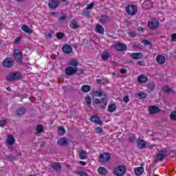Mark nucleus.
Listing matches in <instances>:
<instances>
[{
	"label": "nucleus",
	"mask_w": 176,
	"mask_h": 176,
	"mask_svg": "<svg viewBox=\"0 0 176 176\" xmlns=\"http://www.w3.org/2000/svg\"><path fill=\"white\" fill-rule=\"evenodd\" d=\"M21 74L19 72H14L12 73H10V74L7 76V80H9L10 82L13 80H18V79H21Z\"/></svg>",
	"instance_id": "f257e3e1"
},
{
	"label": "nucleus",
	"mask_w": 176,
	"mask_h": 176,
	"mask_svg": "<svg viewBox=\"0 0 176 176\" xmlns=\"http://www.w3.org/2000/svg\"><path fill=\"white\" fill-rule=\"evenodd\" d=\"M126 166H119L114 168L113 173L116 176H123L126 174Z\"/></svg>",
	"instance_id": "f03ea898"
},
{
	"label": "nucleus",
	"mask_w": 176,
	"mask_h": 176,
	"mask_svg": "<svg viewBox=\"0 0 176 176\" xmlns=\"http://www.w3.org/2000/svg\"><path fill=\"white\" fill-rule=\"evenodd\" d=\"M126 12L129 16H135L138 12L137 6L134 5H129L126 8Z\"/></svg>",
	"instance_id": "7ed1b4c3"
},
{
	"label": "nucleus",
	"mask_w": 176,
	"mask_h": 176,
	"mask_svg": "<svg viewBox=\"0 0 176 176\" xmlns=\"http://www.w3.org/2000/svg\"><path fill=\"white\" fill-rule=\"evenodd\" d=\"M2 64L3 67L6 68H12L14 64V60H13V58L8 57L3 60Z\"/></svg>",
	"instance_id": "20e7f679"
},
{
	"label": "nucleus",
	"mask_w": 176,
	"mask_h": 176,
	"mask_svg": "<svg viewBox=\"0 0 176 176\" xmlns=\"http://www.w3.org/2000/svg\"><path fill=\"white\" fill-rule=\"evenodd\" d=\"M148 25L150 30H156V28H159V21L155 19H151L148 21Z\"/></svg>",
	"instance_id": "39448f33"
},
{
	"label": "nucleus",
	"mask_w": 176,
	"mask_h": 176,
	"mask_svg": "<svg viewBox=\"0 0 176 176\" xmlns=\"http://www.w3.org/2000/svg\"><path fill=\"white\" fill-rule=\"evenodd\" d=\"M111 160V155L108 153H103L99 156V161L101 163H107V162H109Z\"/></svg>",
	"instance_id": "423d86ee"
},
{
	"label": "nucleus",
	"mask_w": 176,
	"mask_h": 176,
	"mask_svg": "<svg viewBox=\"0 0 176 176\" xmlns=\"http://www.w3.org/2000/svg\"><path fill=\"white\" fill-rule=\"evenodd\" d=\"M78 72V68L74 67H69L65 69V74L69 76H71Z\"/></svg>",
	"instance_id": "0eeeda50"
},
{
	"label": "nucleus",
	"mask_w": 176,
	"mask_h": 176,
	"mask_svg": "<svg viewBox=\"0 0 176 176\" xmlns=\"http://www.w3.org/2000/svg\"><path fill=\"white\" fill-rule=\"evenodd\" d=\"M58 5H60V0H50L48 3V6L50 9L58 8Z\"/></svg>",
	"instance_id": "6e6552de"
},
{
	"label": "nucleus",
	"mask_w": 176,
	"mask_h": 176,
	"mask_svg": "<svg viewBox=\"0 0 176 176\" xmlns=\"http://www.w3.org/2000/svg\"><path fill=\"white\" fill-rule=\"evenodd\" d=\"M94 102V104H103V108H105L108 104V100H107V98L104 97L102 99L95 98Z\"/></svg>",
	"instance_id": "1a4fd4ad"
},
{
	"label": "nucleus",
	"mask_w": 176,
	"mask_h": 176,
	"mask_svg": "<svg viewBox=\"0 0 176 176\" xmlns=\"http://www.w3.org/2000/svg\"><path fill=\"white\" fill-rule=\"evenodd\" d=\"M23 54L21 53V50L19 49H16L14 51V58L16 61H21Z\"/></svg>",
	"instance_id": "9d476101"
},
{
	"label": "nucleus",
	"mask_w": 176,
	"mask_h": 176,
	"mask_svg": "<svg viewBox=\"0 0 176 176\" xmlns=\"http://www.w3.org/2000/svg\"><path fill=\"white\" fill-rule=\"evenodd\" d=\"M129 56L133 60H140V58H142L144 55L141 52H134L129 54Z\"/></svg>",
	"instance_id": "9b49d317"
},
{
	"label": "nucleus",
	"mask_w": 176,
	"mask_h": 176,
	"mask_svg": "<svg viewBox=\"0 0 176 176\" xmlns=\"http://www.w3.org/2000/svg\"><path fill=\"white\" fill-rule=\"evenodd\" d=\"M148 111L151 113V115H155V113H157L160 111V109H159V107L157 106H150L148 107Z\"/></svg>",
	"instance_id": "f8f14e48"
},
{
	"label": "nucleus",
	"mask_w": 176,
	"mask_h": 176,
	"mask_svg": "<svg viewBox=\"0 0 176 176\" xmlns=\"http://www.w3.org/2000/svg\"><path fill=\"white\" fill-rule=\"evenodd\" d=\"M62 50L64 53H65L66 54H69V53H72V47L71 45H65L63 48Z\"/></svg>",
	"instance_id": "ddd939ff"
},
{
	"label": "nucleus",
	"mask_w": 176,
	"mask_h": 176,
	"mask_svg": "<svg viewBox=\"0 0 176 176\" xmlns=\"http://www.w3.org/2000/svg\"><path fill=\"white\" fill-rule=\"evenodd\" d=\"M69 27L72 28V30H78L79 28V25L78 24V22L75 19H72L70 21Z\"/></svg>",
	"instance_id": "4468645a"
},
{
	"label": "nucleus",
	"mask_w": 176,
	"mask_h": 176,
	"mask_svg": "<svg viewBox=\"0 0 176 176\" xmlns=\"http://www.w3.org/2000/svg\"><path fill=\"white\" fill-rule=\"evenodd\" d=\"M57 143L60 146H67L68 144V139L65 138H61L60 139L58 140Z\"/></svg>",
	"instance_id": "2eb2a0df"
},
{
	"label": "nucleus",
	"mask_w": 176,
	"mask_h": 176,
	"mask_svg": "<svg viewBox=\"0 0 176 176\" xmlns=\"http://www.w3.org/2000/svg\"><path fill=\"white\" fill-rule=\"evenodd\" d=\"M116 49L119 52H123V50H126L127 49V45L124 43H118L116 45Z\"/></svg>",
	"instance_id": "dca6fc26"
},
{
	"label": "nucleus",
	"mask_w": 176,
	"mask_h": 176,
	"mask_svg": "<svg viewBox=\"0 0 176 176\" xmlns=\"http://www.w3.org/2000/svg\"><path fill=\"white\" fill-rule=\"evenodd\" d=\"M157 63L163 65L166 63V58L163 55H157L156 57Z\"/></svg>",
	"instance_id": "f3484780"
},
{
	"label": "nucleus",
	"mask_w": 176,
	"mask_h": 176,
	"mask_svg": "<svg viewBox=\"0 0 176 176\" xmlns=\"http://www.w3.org/2000/svg\"><path fill=\"white\" fill-rule=\"evenodd\" d=\"M91 121L94 122V123H97L98 124H102L101 119H100V117H98L97 116H92L91 117Z\"/></svg>",
	"instance_id": "a211bd4d"
},
{
	"label": "nucleus",
	"mask_w": 176,
	"mask_h": 176,
	"mask_svg": "<svg viewBox=\"0 0 176 176\" xmlns=\"http://www.w3.org/2000/svg\"><path fill=\"white\" fill-rule=\"evenodd\" d=\"M21 28L22 31L26 32V34H32V30L27 25H22Z\"/></svg>",
	"instance_id": "6ab92c4d"
},
{
	"label": "nucleus",
	"mask_w": 176,
	"mask_h": 176,
	"mask_svg": "<svg viewBox=\"0 0 176 176\" xmlns=\"http://www.w3.org/2000/svg\"><path fill=\"white\" fill-rule=\"evenodd\" d=\"M138 80L140 82V83H146V81L148 80V76L146 75H140L138 77Z\"/></svg>",
	"instance_id": "aec40b11"
},
{
	"label": "nucleus",
	"mask_w": 176,
	"mask_h": 176,
	"mask_svg": "<svg viewBox=\"0 0 176 176\" xmlns=\"http://www.w3.org/2000/svg\"><path fill=\"white\" fill-rule=\"evenodd\" d=\"M134 173L135 175L140 176L144 174V168L142 166L135 168Z\"/></svg>",
	"instance_id": "412c9836"
},
{
	"label": "nucleus",
	"mask_w": 176,
	"mask_h": 176,
	"mask_svg": "<svg viewBox=\"0 0 176 176\" xmlns=\"http://www.w3.org/2000/svg\"><path fill=\"white\" fill-rule=\"evenodd\" d=\"M100 23L101 24H107V23H109V16L107 15H103L100 17Z\"/></svg>",
	"instance_id": "4be33fe9"
},
{
	"label": "nucleus",
	"mask_w": 176,
	"mask_h": 176,
	"mask_svg": "<svg viewBox=\"0 0 176 176\" xmlns=\"http://www.w3.org/2000/svg\"><path fill=\"white\" fill-rule=\"evenodd\" d=\"M25 112H27V109L21 107L16 111V116H22V115H24Z\"/></svg>",
	"instance_id": "5701e85b"
},
{
	"label": "nucleus",
	"mask_w": 176,
	"mask_h": 176,
	"mask_svg": "<svg viewBox=\"0 0 176 176\" xmlns=\"http://www.w3.org/2000/svg\"><path fill=\"white\" fill-rule=\"evenodd\" d=\"M96 31L98 34H100L101 35H104V33L105 32V30L101 25H96Z\"/></svg>",
	"instance_id": "b1692460"
},
{
	"label": "nucleus",
	"mask_w": 176,
	"mask_h": 176,
	"mask_svg": "<svg viewBox=\"0 0 176 176\" xmlns=\"http://www.w3.org/2000/svg\"><path fill=\"white\" fill-rule=\"evenodd\" d=\"M146 146V142L145 141L141 140L138 141L137 146L138 148H140V149H144L145 146Z\"/></svg>",
	"instance_id": "393cba45"
},
{
	"label": "nucleus",
	"mask_w": 176,
	"mask_h": 176,
	"mask_svg": "<svg viewBox=\"0 0 176 176\" xmlns=\"http://www.w3.org/2000/svg\"><path fill=\"white\" fill-rule=\"evenodd\" d=\"M15 141L14 138L12 135H9L6 140L8 145H13Z\"/></svg>",
	"instance_id": "a878e982"
},
{
	"label": "nucleus",
	"mask_w": 176,
	"mask_h": 176,
	"mask_svg": "<svg viewBox=\"0 0 176 176\" xmlns=\"http://www.w3.org/2000/svg\"><path fill=\"white\" fill-rule=\"evenodd\" d=\"M79 156L81 160H85V159L87 157V152H86L85 151H80Z\"/></svg>",
	"instance_id": "bb28decb"
},
{
	"label": "nucleus",
	"mask_w": 176,
	"mask_h": 176,
	"mask_svg": "<svg viewBox=\"0 0 176 176\" xmlns=\"http://www.w3.org/2000/svg\"><path fill=\"white\" fill-rule=\"evenodd\" d=\"M102 60H104V61H107L111 57V55L109 54V52L104 51L102 54Z\"/></svg>",
	"instance_id": "cd10ccee"
},
{
	"label": "nucleus",
	"mask_w": 176,
	"mask_h": 176,
	"mask_svg": "<svg viewBox=\"0 0 176 176\" xmlns=\"http://www.w3.org/2000/svg\"><path fill=\"white\" fill-rule=\"evenodd\" d=\"M151 3H152V1H151V0H146L143 3V8H144V9H149V8L152 6Z\"/></svg>",
	"instance_id": "c85d7f7f"
},
{
	"label": "nucleus",
	"mask_w": 176,
	"mask_h": 176,
	"mask_svg": "<svg viewBox=\"0 0 176 176\" xmlns=\"http://www.w3.org/2000/svg\"><path fill=\"white\" fill-rule=\"evenodd\" d=\"M167 155L166 154V152L164 151H160L158 155H157V157L158 160H162V159H164Z\"/></svg>",
	"instance_id": "c756f323"
},
{
	"label": "nucleus",
	"mask_w": 176,
	"mask_h": 176,
	"mask_svg": "<svg viewBox=\"0 0 176 176\" xmlns=\"http://www.w3.org/2000/svg\"><path fill=\"white\" fill-rule=\"evenodd\" d=\"M98 171L101 175H105L108 173V170L104 167H99Z\"/></svg>",
	"instance_id": "7c9ffc66"
},
{
	"label": "nucleus",
	"mask_w": 176,
	"mask_h": 176,
	"mask_svg": "<svg viewBox=\"0 0 176 176\" xmlns=\"http://www.w3.org/2000/svg\"><path fill=\"white\" fill-rule=\"evenodd\" d=\"M115 111H116V105L115 104H111L109 105L108 111L110 113H113V112H115Z\"/></svg>",
	"instance_id": "2f4dec72"
},
{
	"label": "nucleus",
	"mask_w": 176,
	"mask_h": 176,
	"mask_svg": "<svg viewBox=\"0 0 176 176\" xmlns=\"http://www.w3.org/2000/svg\"><path fill=\"white\" fill-rule=\"evenodd\" d=\"M52 168H54V170H55V171L58 172V171H60V170H61V166L58 163L52 164Z\"/></svg>",
	"instance_id": "473e14b6"
},
{
	"label": "nucleus",
	"mask_w": 176,
	"mask_h": 176,
	"mask_svg": "<svg viewBox=\"0 0 176 176\" xmlns=\"http://www.w3.org/2000/svg\"><path fill=\"white\" fill-rule=\"evenodd\" d=\"M91 87H89V85H85L81 87V90L82 91H83V93H89V91H90Z\"/></svg>",
	"instance_id": "72a5a7b5"
},
{
	"label": "nucleus",
	"mask_w": 176,
	"mask_h": 176,
	"mask_svg": "<svg viewBox=\"0 0 176 176\" xmlns=\"http://www.w3.org/2000/svg\"><path fill=\"white\" fill-rule=\"evenodd\" d=\"M155 83L151 82L147 85V89L148 91H153L155 90Z\"/></svg>",
	"instance_id": "f704fd0d"
},
{
	"label": "nucleus",
	"mask_w": 176,
	"mask_h": 176,
	"mask_svg": "<svg viewBox=\"0 0 176 176\" xmlns=\"http://www.w3.org/2000/svg\"><path fill=\"white\" fill-rule=\"evenodd\" d=\"M36 130L37 134H41V133L43 131V126H42L41 124L37 125Z\"/></svg>",
	"instance_id": "c9c22d12"
},
{
	"label": "nucleus",
	"mask_w": 176,
	"mask_h": 176,
	"mask_svg": "<svg viewBox=\"0 0 176 176\" xmlns=\"http://www.w3.org/2000/svg\"><path fill=\"white\" fill-rule=\"evenodd\" d=\"M65 129H64V127H59L58 129V133L59 134V135H64V134H65Z\"/></svg>",
	"instance_id": "e433bc0d"
},
{
	"label": "nucleus",
	"mask_w": 176,
	"mask_h": 176,
	"mask_svg": "<svg viewBox=\"0 0 176 176\" xmlns=\"http://www.w3.org/2000/svg\"><path fill=\"white\" fill-rule=\"evenodd\" d=\"M162 90L164 91V93H173V89H171V87H164Z\"/></svg>",
	"instance_id": "4c0bfd02"
},
{
	"label": "nucleus",
	"mask_w": 176,
	"mask_h": 176,
	"mask_svg": "<svg viewBox=\"0 0 176 176\" xmlns=\"http://www.w3.org/2000/svg\"><path fill=\"white\" fill-rule=\"evenodd\" d=\"M69 65H72V67L76 68L78 65H79V63L78 61L73 60L69 62Z\"/></svg>",
	"instance_id": "58836bf2"
},
{
	"label": "nucleus",
	"mask_w": 176,
	"mask_h": 176,
	"mask_svg": "<svg viewBox=\"0 0 176 176\" xmlns=\"http://www.w3.org/2000/svg\"><path fill=\"white\" fill-rule=\"evenodd\" d=\"M85 102L87 104L88 107L91 106V98L90 96H87L85 98Z\"/></svg>",
	"instance_id": "ea45409f"
},
{
	"label": "nucleus",
	"mask_w": 176,
	"mask_h": 176,
	"mask_svg": "<svg viewBox=\"0 0 176 176\" xmlns=\"http://www.w3.org/2000/svg\"><path fill=\"white\" fill-rule=\"evenodd\" d=\"M170 120H176V111H173L170 114Z\"/></svg>",
	"instance_id": "a19ab883"
},
{
	"label": "nucleus",
	"mask_w": 176,
	"mask_h": 176,
	"mask_svg": "<svg viewBox=\"0 0 176 176\" xmlns=\"http://www.w3.org/2000/svg\"><path fill=\"white\" fill-rule=\"evenodd\" d=\"M138 97H140V98H148V94H145V93H138Z\"/></svg>",
	"instance_id": "79ce46f5"
},
{
	"label": "nucleus",
	"mask_w": 176,
	"mask_h": 176,
	"mask_svg": "<svg viewBox=\"0 0 176 176\" xmlns=\"http://www.w3.org/2000/svg\"><path fill=\"white\" fill-rule=\"evenodd\" d=\"M56 38L58 39H63L64 38V34L63 32H58L56 34Z\"/></svg>",
	"instance_id": "37998d69"
},
{
	"label": "nucleus",
	"mask_w": 176,
	"mask_h": 176,
	"mask_svg": "<svg viewBox=\"0 0 176 176\" xmlns=\"http://www.w3.org/2000/svg\"><path fill=\"white\" fill-rule=\"evenodd\" d=\"M128 35L131 37V38H135V36L137 35V34H135V32H129L128 33Z\"/></svg>",
	"instance_id": "c03bdc74"
},
{
	"label": "nucleus",
	"mask_w": 176,
	"mask_h": 176,
	"mask_svg": "<svg viewBox=\"0 0 176 176\" xmlns=\"http://www.w3.org/2000/svg\"><path fill=\"white\" fill-rule=\"evenodd\" d=\"M96 133H97V134H100V133H102V128L101 127H96L95 129Z\"/></svg>",
	"instance_id": "a18cd8bd"
},
{
	"label": "nucleus",
	"mask_w": 176,
	"mask_h": 176,
	"mask_svg": "<svg viewBox=\"0 0 176 176\" xmlns=\"http://www.w3.org/2000/svg\"><path fill=\"white\" fill-rule=\"evenodd\" d=\"M94 94H95L96 97H101L102 96V92H100L98 91H96L94 92Z\"/></svg>",
	"instance_id": "49530a36"
},
{
	"label": "nucleus",
	"mask_w": 176,
	"mask_h": 176,
	"mask_svg": "<svg viewBox=\"0 0 176 176\" xmlns=\"http://www.w3.org/2000/svg\"><path fill=\"white\" fill-rule=\"evenodd\" d=\"M66 19H67V16L65 14H63L60 16L59 19V21H65Z\"/></svg>",
	"instance_id": "de8ad7c7"
},
{
	"label": "nucleus",
	"mask_w": 176,
	"mask_h": 176,
	"mask_svg": "<svg viewBox=\"0 0 176 176\" xmlns=\"http://www.w3.org/2000/svg\"><path fill=\"white\" fill-rule=\"evenodd\" d=\"M170 41L172 42H176V34L175 33L172 34Z\"/></svg>",
	"instance_id": "09e8293b"
},
{
	"label": "nucleus",
	"mask_w": 176,
	"mask_h": 176,
	"mask_svg": "<svg viewBox=\"0 0 176 176\" xmlns=\"http://www.w3.org/2000/svg\"><path fill=\"white\" fill-rule=\"evenodd\" d=\"M94 8V3H91L87 6V10H89L90 9H93Z\"/></svg>",
	"instance_id": "8fccbe9b"
},
{
	"label": "nucleus",
	"mask_w": 176,
	"mask_h": 176,
	"mask_svg": "<svg viewBox=\"0 0 176 176\" xmlns=\"http://www.w3.org/2000/svg\"><path fill=\"white\" fill-rule=\"evenodd\" d=\"M8 123L7 120H0V127H3Z\"/></svg>",
	"instance_id": "3c124183"
},
{
	"label": "nucleus",
	"mask_w": 176,
	"mask_h": 176,
	"mask_svg": "<svg viewBox=\"0 0 176 176\" xmlns=\"http://www.w3.org/2000/svg\"><path fill=\"white\" fill-rule=\"evenodd\" d=\"M83 16H85V17H89L90 16V12L86 10V11H84L83 13H82Z\"/></svg>",
	"instance_id": "603ef678"
},
{
	"label": "nucleus",
	"mask_w": 176,
	"mask_h": 176,
	"mask_svg": "<svg viewBox=\"0 0 176 176\" xmlns=\"http://www.w3.org/2000/svg\"><path fill=\"white\" fill-rule=\"evenodd\" d=\"M123 101L125 102V104H127L129 101H130V99L129 98V96H126L123 98Z\"/></svg>",
	"instance_id": "864d4df0"
},
{
	"label": "nucleus",
	"mask_w": 176,
	"mask_h": 176,
	"mask_svg": "<svg viewBox=\"0 0 176 176\" xmlns=\"http://www.w3.org/2000/svg\"><path fill=\"white\" fill-rule=\"evenodd\" d=\"M45 38H47V39L53 38V34L52 33L45 34Z\"/></svg>",
	"instance_id": "5fc2aeb1"
},
{
	"label": "nucleus",
	"mask_w": 176,
	"mask_h": 176,
	"mask_svg": "<svg viewBox=\"0 0 176 176\" xmlns=\"http://www.w3.org/2000/svg\"><path fill=\"white\" fill-rule=\"evenodd\" d=\"M78 175H79L80 176H89V175H87V173H85V172H79V173H78Z\"/></svg>",
	"instance_id": "6e6d98bb"
},
{
	"label": "nucleus",
	"mask_w": 176,
	"mask_h": 176,
	"mask_svg": "<svg viewBox=\"0 0 176 176\" xmlns=\"http://www.w3.org/2000/svg\"><path fill=\"white\" fill-rule=\"evenodd\" d=\"M21 41V38L20 37H17L14 41V43H20Z\"/></svg>",
	"instance_id": "4d7b16f0"
},
{
	"label": "nucleus",
	"mask_w": 176,
	"mask_h": 176,
	"mask_svg": "<svg viewBox=\"0 0 176 176\" xmlns=\"http://www.w3.org/2000/svg\"><path fill=\"white\" fill-rule=\"evenodd\" d=\"M120 74H122V75L124 74H127V70L126 69H121Z\"/></svg>",
	"instance_id": "13d9d810"
},
{
	"label": "nucleus",
	"mask_w": 176,
	"mask_h": 176,
	"mask_svg": "<svg viewBox=\"0 0 176 176\" xmlns=\"http://www.w3.org/2000/svg\"><path fill=\"white\" fill-rule=\"evenodd\" d=\"M143 43L144 44V45H149V41H146V40H144L143 41Z\"/></svg>",
	"instance_id": "bf43d9fd"
},
{
	"label": "nucleus",
	"mask_w": 176,
	"mask_h": 176,
	"mask_svg": "<svg viewBox=\"0 0 176 176\" xmlns=\"http://www.w3.org/2000/svg\"><path fill=\"white\" fill-rule=\"evenodd\" d=\"M80 164H81L82 166H86V162L80 161Z\"/></svg>",
	"instance_id": "052dcab7"
},
{
	"label": "nucleus",
	"mask_w": 176,
	"mask_h": 176,
	"mask_svg": "<svg viewBox=\"0 0 176 176\" xmlns=\"http://www.w3.org/2000/svg\"><path fill=\"white\" fill-rule=\"evenodd\" d=\"M137 64H138V65H142V62L138 61Z\"/></svg>",
	"instance_id": "680f3d73"
},
{
	"label": "nucleus",
	"mask_w": 176,
	"mask_h": 176,
	"mask_svg": "<svg viewBox=\"0 0 176 176\" xmlns=\"http://www.w3.org/2000/svg\"><path fill=\"white\" fill-rule=\"evenodd\" d=\"M6 89L8 91H10V90H12V89L10 87H7Z\"/></svg>",
	"instance_id": "e2e57ef3"
},
{
	"label": "nucleus",
	"mask_w": 176,
	"mask_h": 176,
	"mask_svg": "<svg viewBox=\"0 0 176 176\" xmlns=\"http://www.w3.org/2000/svg\"><path fill=\"white\" fill-rule=\"evenodd\" d=\"M16 1H17V2H23V1H24L25 0H16Z\"/></svg>",
	"instance_id": "0e129e2a"
},
{
	"label": "nucleus",
	"mask_w": 176,
	"mask_h": 176,
	"mask_svg": "<svg viewBox=\"0 0 176 176\" xmlns=\"http://www.w3.org/2000/svg\"><path fill=\"white\" fill-rule=\"evenodd\" d=\"M51 14L52 16H54L56 14V12H52Z\"/></svg>",
	"instance_id": "69168bd1"
},
{
	"label": "nucleus",
	"mask_w": 176,
	"mask_h": 176,
	"mask_svg": "<svg viewBox=\"0 0 176 176\" xmlns=\"http://www.w3.org/2000/svg\"><path fill=\"white\" fill-rule=\"evenodd\" d=\"M97 82H98V83H100V82H101V80H97Z\"/></svg>",
	"instance_id": "338daca9"
},
{
	"label": "nucleus",
	"mask_w": 176,
	"mask_h": 176,
	"mask_svg": "<svg viewBox=\"0 0 176 176\" xmlns=\"http://www.w3.org/2000/svg\"><path fill=\"white\" fill-rule=\"evenodd\" d=\"M139 30H142V28H140Z\"/></svg>",
	"instance_id": "774afa93"
}]
</instances>
